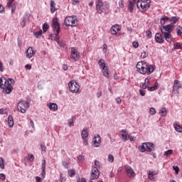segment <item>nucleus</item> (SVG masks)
<instances>
[{
    "label": "nucleus",
    "mask_w": 182,
    "mask_h": 182,
    "mask_svg": "<svg viewBox=\"0 0 182 182\" xmlns=\"http://www.w3.org/2000/svg\"><path fill=\"white\" fill-rule=\"evenodd\" d=\"M14 83H15V80L12 78L0 77V88L3 89V92L6 95H9L14 90V87L12 86Z\"/></svg>",
    "instance_id": "1"
},
{
    "label": "nucleus",
    "mask_w": 182,
    "mask_h": 182,
    "mask_svg": "<svg viewBox=\"0 0 182 182\" xmlns=\"http://www.w3.org/2000/svg\"><path fill=\"white\" fill-rule=\"evenodd\" d=\"M136 69L137 72L141 73V75H151L155 70L153 65H149L144 61L138 62Z\"/></svg>",
    "instance_id": "2"
},
{
    "label": "nucleus",
    "mask_w": 182,
    "mask_h": 182,
    "mask_svg": "<svg viewBox=\"0 0 182 182\" xmlns=\"http://www.w3.org/2000/svg\"><path fill=\"white\" fill-rule=\"evenodd\" d=\"M136 69L137 72L141 73V75H151L155 70L153 65H149L144 61L138 62Z\"/></svg>",
    "instance_id": "3"
},
{
    "label": "nucleus",
    "mask_w": 182,
    "mask_h": 182,
    "mask_svg": "<svg viewBox=\"0 0 182 182\" xmlns=\"http://www.w3.org/2000/svg\"><path fill=\"white\" fill-rule=\"evenodd\" d=\"M95 5L98 14H107V11L110 9V3H109V1L97 0L95 1Z\"/></svg>",
    "instance_id": "4"
},
{
    "label": "nucleus",
    "mask_w": 182,
    "mask_h": 182,
    "mask_svg": "<svg viewBox=\"0 0 182 182\" xmlns=\"http://www.w3.org/2000/svg\"><path fill=\"white\" fill-rule=\"evenodd\" d=\"M134 4H136V6L141 12H146L150 5H151V0H132Z\"/></svg>",
    "instance_id": "5"
},
{
    "label": "nucleus",
    "mask_w": 182,
    "mask_h": 182,
    "mask_svg": "<svg viewBox=\"0 0 182 182\" xmlns=\"http://www.w3.org/2000/svg\"><path fill=\"white\" fill-rule=\"evenodd\" d=\"M29 106H31V100L27 98L26 101H20L18 103L17 107L18 112L21 113H26V110L29 109Z\"/></svg>",
    "instance_id": "6"
},
{
    "label": "nucleus",
    "mask_w": 182,
    "mask_h": 182,
    "mask_svg": "<svg viewBox=\"0 0 182 182\" xmlns=\"http://www.w3.org/2000/svg\"><path fill=\"white\" fill-rule=\"evenodd\" d=\"M154 144L151 142H144L141 144V146H139V150L141 153H144V151H148L149 153H151L153 150H154Z\"/></svg>",
    "instance_id": "7"
},
{
    "label": "nucleus",
    "mask_w": 182,
    "mask_h": 182,
    "mask_svg": "<svg viewBox=\"0 0 182 182\" xmlns=\"http://www.w3.org/2000/svg\"><path fill=\"white\" fill-rule=\"evenodd\" d=\"M64 23L65 26H71L72 28L77 26V18L76 16H68L65 18Z\"/></svg>",
    "instance_id": "8"
},
{
    "label": "nucleus",
    "mask_w": 182,
    "mask_h": 182,
    "mask_svg": "<svg viewBox=\"0 0 182 182\" xmlns=\"http://www.w3.org/2000/svg\"><path fill=\"white\" fill-rule=\"evenodd\" d=\"M51 26L54 31V35H59L60 33V24L58 18H54L51 22Z\"/></svg>",
    "instance_id": "9"
},
{
    "label": "nucleus",
    "mask_w": 182,
    "mask_h": 182,
    "mask_svg": "<svg viewBox=\"0 0 182 182\" xmlns=\"http://www.w3.org/2000/svg\"><path fill=\"white\" fill-rule=\"evenodd\" d=\"M68 87L72 93H78L80 90V85L75 80L68 82Z\"/></svg>",
    "instance_id": "10"
},
{
    "label": "nucleus",
    "mask_w": 182,
    "mask_h": 182,
    "mask_svg": "<svg viewBox=\"0 0 182 182\" xmlns=\"http://www.w3.org/2000/svg\"><path fill=\"white\" fill-rule=\"evenodd\" d=\"M70 58V59H73V60H75V62H77V60L80 59V53H79L76 48H71V54Z\"/></svg>",
    "instance_id": "11"
},
{
    "label": "nucleus",
    "mask_w": 182,
    "mask_h": 182,
    "mask_svg": "<svg viewBox=\"0 0 182 182\" xmlns=\"http://www.w3.org/2000/svg\"><path fill=\"white\" fill-rule=\"evenodd\" d=\"M173 29H174V24L173 23H171L166 26H164L161 28V33H171Z\"/></svg>",
    "instance_id": "12"
},
{
    "label": "nucleus",
    "mask_w": 182,
    "mask_h": 182,
    "mask_svg": "<svg viewBox=\"0 0 182 182\" xmlns=\"http://www.w3.org/2000/svg\"><path fill=\"white\" fill-rule=\"evenodd\" d=\"M182 85L181 83H180V80H175L173 81V90L172 92L174 95H178L180 93V89H181Z\"/></svg>",
    "instance_id": "13"
},
{
    "label": "nucleus",
    "mask_w": 182,
    "mask_h": 182,
    "mask_svg": "<svg viewBox=\"0 0 182 182\" xmlns=\"http://www.w3.org/2000/svg\"><path fill=\"white\" fill-rule=\"evenodd\" d=\"M99 176H100L99 169H97L96 166H92L90 175L91 180H97V178H99Z\"/></svg>",
    "instance_id": "14"
},
{
    "label": "nucleus",
    "mask_w": 182,
    "mask_h": 182,
    "mask_svg": "<svg viewBox=\"0 0 182 182\" xmlns=\"http://www.w3.org/2000/svg\"><path fill=\"white\" fill-rule=\"evenodd\" d=\"M25 53L27 59H31L36 55V50H34L33 47H28Z\"/></svg>",
    "instance_id": "15"
},
{
    "label": "nucleus",
    "mask_w": 182,
    "mask_h": 182,
    "mask_svg": "<svg viewBox=\"0 0 182 182\" xmlns=\"http://www.w3.org/2000/svg\"><path fill=\"white\" fill-rule=\"evenodd\" d=\"M125 171L129 178H134L136 177V172H134V170L131 166H125Z\"/></svg>",
    "instance_id": "16"
},
{
    "label": "nucleus",
    "mask_w": 182,
    "mask_h": 182,
    "mask_svg": "<svg viewBox=\"0 0 182 182\" xmlns=\"http://www.w3.org/2000/svg\"><path fill=\"white\" fill-rule=\"evenodd\" d=\"M101 141L102 138H100V135L97 134V136H95L92 139L94 147H100Z\"/></svg>",
    "instance_id": "17"
},
{
    "label": "nucleus",
    "mask_w": 182,
    "mask_h": 182,
    "mask_svg": "<svg viewBox=\"0 0 182 182\" xmlns=\"http://www.w3.org/2000/svg\"><path fill=\"white\" fill-rule=\"evenodd\" d=\"M41 170H42L41 177L43 178H45V176H46V160H45V159L42 160Z\"/></svg>",
    "instance_id": "18"
},
{
    "label": "nucleus",
    "mask_w": 182,
    "mask_h": 182,
    "mask_svg": "<svg viewBox=\"0 0 182 182\" xmlns=\"http://www.w3.org/2000/svg\"><path fill=\"white\" fill-rule=\"evenodd\" d=\"M162 35L166 42H168V43H171L173 41V36H171V33H162Z\"/></svg>",
    "instance_id": "19"
},
{
    "label": "nucleus",
    "mask_w": 182,
    "mask_h": 182,
    "mask_svg": "<svg viewBox=\"0 0 182 182\" xmlns=\"http://www.w3.org/2000/svg\"><path fill=\"white\" fill-rule=\"evenodd\" d=\"M155 41L157 43H164V38H163V36L160 33H156Z\"/></svg>",
    "instance_id": "20"
},
{
    "label": "nucleus",
    "mask_w": 182,
    "mask_h": 182,
    "mask_svg": "<svg viewBox=\"0 0 182 182\" xmlns=\"http://www.w3.org/2000/svg\"><path fill=\"white\" fill-rule=\"evenodd\" d=\"M128 136H129V132H127L126 129L121 130V139H122L124 141H127Z\"/></svg>",
    "instance_id": "21"
},
{
    "label": "nucleus",
    "mask_w": 182,
    "mask_h": 182,
    "mask_svg": "<svg viewBox=\"0 0 182 182\" xmlns=\"http://www.w3.org/2000/svg\"><path fill=\"white\" fill-rule=\"evenodd\" d=\"M55 41L60 48H65V43L63 41H60L59 35H55Z\"/></svg>",
    "instance_id": "22"
},
{
    "label": "nucleus",
    "mask_w": 182,
    "mask_h": 182,
    "mask_svg": "<svg viewBox=\"0 0 182 182\" xmlns=\"http://www.w3.org/2000/svg\"><path fill=\"white\" fill-rule=\"evenodd\" d=\"M50 8L51 14H55L58 10V9H56V3H55L53 0L50 1Z\"/></svg>",
    "instance_id": "23"
},
{
    "label": "nucleus",
    "mask_w": 182,
    "mask_h": 182,
    "mask_svg": "<svg viewBox=\"0 0 182 182\" xmlns=\"http://www.w3.org/2000/svg\"><path fill=\"white\" fill-rule=\"evenodd\" d=\"M119 31H120V28L119 27L118 25L113 26L111 28V33H112V35H117V32H119Z\"/></svg>",
    "instance_id": "24"
},
{
    "label": "nucleus",
    "mask_w": 182,
    "mask_h": 182,
    "mask_svg": "<svg viewBox=\"0 0 182 182\" xmlns=\"http://www.w3.org/2000/svg\"><path fill=\"white\" fill-rule=\"evenodd\" d=\"M26 21H29V16L28 14L23 18L22 21L20 23L21 28H25L26 26Z\"/></svg>",
    "instance_id": "25"
},
{
    "label": "nucleus",
    "mask_w": 182,
    "mask_h": 182,
    "mask_svg": "<svg viewBox=\"0 0 182 182\" xmlns=\"http://www.w3.org/2000/svg\"><path fill=\"white\" fill-rule=\"evenodd\" d=\"M48 107L52 112H56V110H58V105L53 102H50L48 104Z\"/></svg>",
    "instance_id": "26"
},
{
    "label": "nucleus",
    "mask_w": 182,
    "mask_h": 182,
    "mask_svg": "<svg viewBox=\"0 0 182 182\" xmlns=\"http://www.w3.org/2000/svg\"><path fill=\"white\" fill-rule=\"evenodd\" d=\"M89 136V130L87 129H84L81 133V137L82 139H87Z\"/></svg>",
    "instance_id": "27"
},
{
    "label": "nucleus",
    "mask_w": 182,
    "mask_h": 182,
    "mask_svg": "<svg viewBox=\"0 0 182 182\" xmlns=\"http://www.w3.org/2000/svg\"><path fill=\"white\" fill-rule=\"evenodd\" d=\"M101 69H102L103 76L107 77V79H109V68H107V66L105 67L104 68H101Z\"/></svg>",
    "instance_id": "28"
},
{
    "label": "nucleus",
    "mask_w": 182,
    "mask_h": 182,
    "mask_svg": "<svg viewBox=\"0 0 182 182\" xmlns=\"http://www.w3.org/2000/svg\"><path fill=\"white\" fill-rule=\"evenodd\" d=\"M157 89H159V82H156L154 83V86L149 87V85L148 88H147L149 92H154V90H157Z\"/></svg>",
    "instance_id": "29"
},
{
    "label": "nucleus",
    "mask_w": 182,
    "mask_h": 182,
    "mask_svg": "<svg viewBox=\"0 0 182 182\" xmlns=\"http://www.w3.org/2000/svg\"><path fill=\"white\" fill-rule=\"evenodd\" d=\"M8 124L9 127H14V117L12 115L8 117Z\"/></svg>",
    "instance_id": "30"
},
{
    "label": "nucleus",
    "mask_w": 182,
    "mask_h": 182,
    "mask_svg": "<svg viewBox=\"0 0 182 182\" xmlns=\"http://www.w3.org/2000/svg\"><path fill=\"white\" fill-rule=\"evenodd\" d=\"M134 1H129V6H128V11H129V12H133V9H134Z\"/></svg>",
    "instance_id": "31"
},
{
    "label": "nucleus",
    "mask_w": 182,
    "mask_h": 182,
    "mask_svg": "<svg viewBox=\"0 0 182 182\" xmlns=\"http://www.w3.org/2000/svg\"><path fill=\"white\" fill-rule=\"evenodd\" d=\"M98 65L100 66V68H101V69H103L105 68H106V63H105V60L103 59H100V60L98 61Z\"/></svg>",
    "instance_id": "32"
},
{
    "label": "nucleus",
    "mask_w": 182,
    "mask_h": 182,
    "mask_svg": "<svg viewBox=\"0 0 182 182\" xmlns=\"http://www.w3.org/2000/svg\"><path fill=\"white\" fill-rule=\"evenodd\" d=\"M159 114L162 117H165V116H167V109L166 108H161L159 111Z\"/></svg>",
    "instance_id": "33"
},
{
    "label": "nucleus",
    "mask_w": 182,
    "mask_h": 182,
    "mask_svg": "<svg viewBox=\"0 0 182 182\" xmlns=\"http://www.w3.org/2000/svg\"><path fill=\"white\" fill-rule=\"evenodd\" d=\"M173 127L176 130V132H178V133H182V127L177 124H173Z\"/></svg>",
    "instance_id": "34"
},
{
    "label": "nucleus",
    "mask_w": 182,
    "mask_h": 182,
    "mask_svg": "<svg viewBox=\"0 0 182 182\" xmlns=\"http://www.w3.org/2000/svg\"><path fill=\"white\" fill-rule=\"evenodd\" d=\"M166 21H170V18L166 16H164L160 21L161 25H164L166 23Z\"/></svg>",
    "instance_id": "35"
},
{
    "label": "nucleus",
    "mask_w": 182,
    "mask_h": 182,
    "mask_svg": "<svg viewBox=\"0 0 182 182\" xmlns=\"http://www.w3.org/2000/svg\"><path fill=\"white\" fill-rule=\"evenodd\" d=\"M16 6H18V3H14V4H11V14H15V11H16Z\"/></svg>",
    "instance_id": "36"
},
{
    "label": "nucleus",
    "mask_w": 182,
    "mask_h": 182,
    "mask_svg": "<svg viewBox=\"0 0 182 182\" xmlns=\"http://www.w3.org/2000/svg\"><path fill=\"white\" fill-rule=\"evenodd\" d=\"M170 22H172V23L174 25V23H176V22L178 21V17L173 16L171 18H169Z\"/></svg>",
    "instance_id": "37"
},
{
    "label": "nucleus",
    "mask_w": 182,
    "mask_h": 182,
    "mask_svg": "<svg viewBox=\"0 0 182 182\" xmlns=\"http://www.w3.org/2000/svg\"><path fill=\"white\" fill-rule=\"evenodd\" d=\"M33 35L37 38H41L42 36V30H40L37 32L33 33Z\"/></svg>",
    "instance_id": "38"
},
{
    "label": "nucleus",
    "mask_w": 182,
    "mask_h": 182,
    "mask_svg": "<svg viewBox=\"0 0 182 182\" xmlns=\"http://www.w3.org/2000/svg\"><path fill=\"white\" fill-rule=\"evenodd\" d=\"M68 175L70 177H73L76 175V171L74 169L68 170Z\"/></svg>",
    "instance_id": "39"
},
{
    "label": "nucleus",
    "mask_w": 182,
    "mask_h": 182,
    "mask_svg": "<svg viewBox=\"0 0 182 182\" xmlns=\"http://www.w3.org/2000/svg\"><path fill=\"white\" fill-rule=\"evenodd\" d=\"M48 29H49V24H48V23H44L43 24V32H47Z\"/></svg>",
    "instance_id": "40"
},
{
    "label": "nucleus",
    "mask_w": 182,
    "mask_h": 182,
    "mask_svg": "<svg viewBox=\"0 0 182 182\" xmlns=\"http://www.w3.org/2000/svg\"><path fill=\"white\" fill-rule=\"evenodd\" d=\"M148 178H149V180H154V172L149 171V172L148 173Z\"/></svg>",
    "instance_id": "41"
},
{
    "label": "nucleus",
    "mask_w": 182,
    "mask_h": 182,
    "mask_svg": "<svg viewBox=\"0 0 182 182\" xmlns=\"http://www.w3.org/2000/svg\"><path fill=\"white\" fill-rule=\"evenodd\" d=\"M176 33L178 36H181V34H182V27L181 26H178L176 28Z\"/></svg>",
    "instance_id": "42"
},
{
    "label": "nucleus",
    "mask_w": 182,
    "mask_h": 182,
    "mask_svg": "<svg viewBox=\"0 0 182 182\" xmlns=\"http://www.w3.org/2000/svg\"><path fill=\"white\" fill-rule=\"evenodd\" d=\"M150 82H151V77L148 76L145 80H144V83L147 85L148 86H150Z\"/></svg>",
    "instance_id": "43"
},
{
    "label": "nucleus",
    "mask_w": 182,
    "mask_h": 182,
    "mask_svg": "<svg viewBox=\"0 0 182 182\" xmlns=\"http://www.w3.org/2000/svg\"><path fill=\"white\" fill-rule=\"evenodd\" d=\"M170 154H173V149H168V151L164 153V156L165 157L170 156Z\"/></svg>",
    "instance_id": "44"
},
{
    "label": "nucleus",
    "mask_w": 182,
    "mask_h": 182,
    "mask_svg": "<svg viewBox=\"0 0 182 182\" xmlns=\"http://www.w3.org/2000/svg\"><path fill=\"white\" fill-rule=\"evenodd\" d=\"M4 163V158L0 157V168H2V170L5 168V164Z\"/></svg>",
    "instance_id": "45"
},
{
    "label": "nucleus",
    "mask_w": 182,
    "mask_h": 182,
    "mask_svg": "<svg viewBox=\"0 0 182 182\" xmlns=\"http://www.w3.org/2000/svg\"><path fill=\"white\" fill-rule=\"evenodd\" d=\"M173 48L174 49H181V50H182L181 44H180V43H175L173 44Z\"/></svg>",
    "instance_id": "46"
},
{
    "label": "nucleus",
    "mask_w": 182,
    "mask_h": 182,
    "mask_svg": "<svg viewBox=\"0 0 182 182\" xmlns=\"http://www.w3.org/2000/svg\"><path fill=\"white\" fill-rule=\"evenodd\" d=\"M0 114H8V109H4V108H1L0 109Z\"/></svg>",
    "instance_id": "47"
},
{
    "label": "nucleus",
    "mask_w": 182,
    "mask_h": 182,
    "mask_svg": "<svg viewBox=\"0 0 182 182\" xmlns=\"http://www.w3.org/2000/svg\"><path fill=\"white\" fill-rule=\"evenodd\" d=\"M95 165L97 168H100V167H102V164L97 160L95 161Z\"/></svg>",
    "instance_id": "48"
},
{
    "label": "nucleus",
    "mask_w": 182,
    "mask_h": 182,
    "mask_svg": "<svg viewBox=\"0 0 182 182\" xmlns=\"http://www.w3.org/2000/svg\"><path fill=\"white\" fill-rule=\"evenodd\" d=\"M108 161H109V163H113V161H114V157L113 156V155H108Z\"/></svg>",
    "instance_id": "49"
},
{
    "label": "nucleus",
    "mask_w": 182,
    "mask_h": 182,
    "mask_svg": "<svg viewBox=\"0 0 182 182\" xmlns=\"http://www.w3.org/2000/svg\"><path fill=\"white\" fill-rule=\"evenodd\" d=\"M62 165L64 168H69V164L65 161H62Z\"/></svg>",
    "instance_id": "50"
},
{
    "label": "nucleus",
    "mask_w": 182,
    "mask_h": 182,
    "mask_svg": "<svg viewBox=\"0 0 182 182\" xmlns=\"http://www.w3.org/2000/svg\"><path fill=\"white\" fill-rule=\"evenodd\" d=\"M146 38H148V39H151V31L150 30H147L146 31Z\"/></svg>",
    "instance_id": "51"
},
{
    "label": "nucleus",
    "mask_w": 182,
    "mask_h": 182,
    "mask_svg": "<svg viewBox=\"0 0 182 182\" xmlns=\"http://www.w3.org/2000/svg\"><path fill=\"white\" fill-rule=\"evenodd\" d=\"M139 87H141L142 90L143 89L146 90V89H148L149 86L144 82L140 84Z\"/></svg>",
    "instance_id": "52"
},
{
    "label": "nucleus",
    "mask_w": 182,
    "mask_h": 182,
    "mask_svg": "<svg viewBox=\"0 0 182 182\" xmlns=\"http://www.w3.org/2000/svg\"><path fill=\"white\" fill-rule=\"evenodd\" d=\"M14 1L15 0H9L7 2V8H9V9H11V6H12V4H14Z\"/></svg>",
    "instance_id": "53"
},
{
    "label": "nucleus",
    "mask_w": 182,
    "mask_h": 182,
    "mask_svg": "<svg viewBox=\"0 0 182 182\" xmlns=\"http://www.w3.org/2000/svg\"><path fill=\"white\" fill-rule=\"evenodd\" d=\"M149 113L151 115L156 114V109H154V107L150 108Z\"/></svg>",
    "instance_id": "54"
},
{
    "label": "nucleus",
    "mask_w": 182,
    "mask_h": 182,
    "mask_svg": "<svg viewBox=\"0 0 182 182\" xmlns=\"http://www.w3.org/2000/svg\"><path fill=\"white\" fill-rule=\"evenodd\" d=\"M139 95L140 96H146V91L143 89H139Z\"/></svg>",
    "instance_id": "55"
},
{
    "label": "nucleus",
    "mask_w": 182,
    "mask_h": 182,
    "mask_svg": "<svg viewBox=\"0 0 182 182\" xmlns=\"http://www.w3.org/2000/svg\"><path fill=\"white\" fill-rule=\"evenodd\" d=\"M41 149L43 151H46V146H45V143L41 144Z\"/></svg>",
    "instance_id": "56"
},
{
    "label": "nucleus",
    "mask_w": 182,
    "mask_h": 182,
    "mask_svg": "<svg viewBox=\"0 0 182 182\" xmlns=\"http://www.w3.org/2000/svg\"><path fill=\"white\" fill-rule=\"evenodd\" d=\"M60 180L61 182H65L66 178L63 177V173L60 174Z\"/></svg>",
    "instance_id": "57"
},
{
    "label": "nucleus",
    "mask_w": 182,
    "mask_h": 182,
    "mask_svg": "<svg viewBox=\"0 0 182 182\" xmlns=\"http://www.w3.org/2000/svg\"><path fill=\"white\" fill-rule=\"evenodd\" d=\"M173 168L175 171L176 174H178V171H180L178 166H173Z\"/></svg>",
    "instance_id": "58"
},
{
    "label": "nucleus",
    "mask_w": 182,
    "mask_h": 182,
    "mask_svg": "<svg viewBox=\"0 0 182 182\" xmlns=\"http://www.w3.org/2000/svg\"><path fill=\"white\" fill-rule=\"evenodd\" d=\"M28 160L31 162H32V161H33V160H35V156H33V154L28 155Z\"/></svg>",
    "instance_id": "59"
},
{
    "label": "nucleus",
    "mask_w": 182,
    "mask_h": 182,
    "mask_svg": "<svg viewBox=\"0 0 182 182\" xmlns=\"http://www.w3.org/2000/svg\"><path fill=\"white\" fill-rule=\"evenodd\" d=\"M74 122H73V117L68 119V126L69 127H70L72 126V124H73Z\"/></svg>",
    "instance_id": "60"
},
{
    "label": "nucleus",
    "mask_w": 182,
    "mask_h": 182,
    "mask_svg": "<svg viewBox=\"0 0 182 182\" xmlns=\"http://www.w3.org/2000/svg\"><path fill=\"white\" fill-rule=\"evenodd\" d=\"M141 58H142V59H145V58H147V53H146V51H144L141 53Z\"/></svg>",
    "instance_id": "61"
},
{
    "label": "nucleus",
    "mask_w": 182,
    "mask_h": 182,
    "mask_svg": "<svg viewBox=\"0 0 182 182\" xmlns=\"http://www.w3.org/2000/svg\"><path fill=\"white\" fill-rule=\"evenodd\" d=\"M116 103H117V105H120V103H122V99L120 97H117L115 99Z\"/></svg>",
    "instance_id": "62"
},
{
    "label": "nucleus",
    "mask_w": 182,
    "mask_h": 182,
    "mask_svg": "<svg viewBox=\"0 0 182 182\" xmlns=\"http://www.w3.org/2000/svg\"><path fill=\"white\" fill-rule=\"evenodd\" d=\"M77 159L79 161H83V160H85V156L80 155Z\"/></svg>",
    "instance_id": "63"
},
{
    "label": "nucleus",
    "mask_w": 182,
    "mask_h": 182,
    "mask_svg": "<svg viewBox=\"0 0 182 182\" xmlns=\"http://www.w3.org/2000/svg\"><path fill=\"white\" fill-rule=\"evenodd\" d=\"M36 182H42V178L39 176H36Z\"/></svg>",
    "instance_id": "64"
}]
</instances>
